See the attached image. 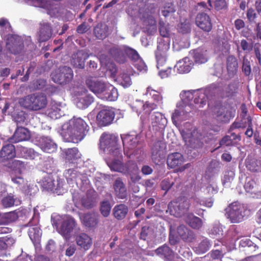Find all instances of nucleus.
I'll return each instance as SVG.
<instances>
[{
  "label": "nucleus",
  "mask_w": 261,
  "mask_h": 261,
  "mask_svg": "<svg viewBox=\"0 0 261 261\" xmlns=\"http://www.w3.org/2000/svg\"><path fill=\"white\" fill-rule=\"evenodd\" d=\"M88 129L83 119L73 117L62 125L60 133L66 141L77 143L83 139Z\"/></svg>",
  "instance_id": "obj_1"
},
{
  "label": "nucleus",
  "mask_w": 261,
  "mask_h": 261,
  "mask_svg": "<svg viewBox=\"0 0 261 261\" xmlns=\"http://www.w3.org/2000/svg\"><path fill=\"white\" fill-rule=\"evenodd\" d=\"M111 54L116 60L123 63L125 61L124 54H126L133 62L134 66L140 71H146L147 66L142 59L140 57L138 53L133 48L127 46L122 48L114 47L111 50Z\"/></svg>",
  "instance_id": "obj_2"
},
{
  "label": "nucleus",
  "mask_w": 261,
  "mask_h": 261,
  "mask_svg": "<svg viewBox=\"0 0 261 261\" xmlns=\"http://www.w3.org/2000/svg\"><path fill=\"white\" fill-rule=\"evenodd\" d=\"M52 223L56 226L57 231L66 239L69 236L76 226V222L73 218L69 215L57 216L52 217Z\"/></svg>",
  "instance_id": "obj_3"
},
{
  "label": "nucleus",
  "mask_w": 261,
  "mask_h": 261,
  "mask_svg": "<svg viewBox=\"0 0 261 261\" xmlns=\"http://www.w3.org/2000/svg\"><path fill=\"white\" fill-rule=\"evenodd\" d=\"M18 102L24 108L37 111L45 107L47 99L44 94H33L19 98Z\"/></svg>",
  "instance_id": "obj_4"
},
{
  "label": "nucleus",
  "mask_w": 261,
  "mask_h": 261,
  "mask_svg": "<svg viewBox=\"0 0 261 261\" xmlns=\"http://www.w3.org/2000/svg\"><path fill=\"white\" fill-rule=\"evenodd\" d=\"M118 138L117 136L109 134H103L100 139V148L102 150L107 156L113 155L119 156L120 149L117 144Z\"/></svg>",
  "instance_id": "obj_5"
},
{
  "label": "nucleus",
  "mask_w": 261,
  "mask_h": 261,
  "mask_svg": "<svg viewBox=\"0 0 261 261\" xmlns=\"http://www.w3.org/2000/svg\"><path fill=\"white\" fill-rule=\"evenodd\" d=\"M67 183L72 187H76V190L85 191L90 188L89 180L85 174L80 173L76 170L70 169L65 172Z\"/></svg>",
  "instance_id": "obj_6"
},
{
  "label": "nucleus",
  "mask_w": 261,
  "mask_h": 261,
  "mask_svg": "<svg viewBox=\"0 0 261 261\" xmlns=\"http://www.w3.org/2000/svg\"><path fill=\"white\" fill-rule=\"evenodd\" d=\"M124 147V153L129 158H133L141 152L138 147L139 138L137 135L124 134L121 135Z\"/></svg>",
  "instance_id": "obj_7"
},
{
  "label": "nucleus",
  "mask_w": 261,
  "mask_h": 261,
  "mask_svg": "<svg viewBox=\"0 0 261 261\" xmlns=\"http://www.w3.org/2000/svg\"><path fill=\"white\" fill-rule=\"evenodd\" d=\"M70 192L72 195V199L75 204H77L80 202L83 206L89 208L94 206L95 204V194L94 192L92 190H88V192L85 196H82L79 193V190L71 189Z\"/></svg>",
  "instance_id": "obj_8"
},
{
  "label": "nucleus",
  "mask_w": 261,
  "mask_h": 261,
  "mask_svg": "<svg viewBox=\"0 0 261 261\" xmlns=\"http://www.w3.org/2000/svg\"><path fill=\"white\" fill-rule=\"evenodd\" d=\"M54 82L59 84H66L73 78L72 69L68 67H60L54 71L51 74Z\"/></svg>",
  "instance_id": "obj_9"
},
{
  "label": "nucleus",
  "mask_w": 261,
  "mask_h": 261,
  "mask_svg": "<svg viewBox=\"0 0 261 261\" xmlns=\"http://www.w3.org/2000/svg\"><path fill=\"white\" fill-rule=\"evenodd\" d=\"M170 48V40L169 38H159L158 42L157 49L155 55L156 63L158 66L166 63L167 53Z\"/></svg>",
  "instance_id": "obj_10"
},
{
  "label": "nucleus",
  "mask_w": 261,
  "mask_h": 261,
  "mask_svg": "<svg viewBox=\"0 0 261 261\" xmlns=\"http://www.w3.org/2000/svg\"><path fill=\"white\" fill-rule=\"evenodd\" d=\"M245 209L244 206L237 202L232 203L227 211V218L233 223L242 222L244 217Z\"/></svg>",
  "instance_id": "obj_11"
},
{
  "label": "nucleus",
  "mask_w": 261,
  "mask_h": 261,
  "mask_svg": "<svg viewBox=\"0 0 261 261\" xmlns=\"http://www.w3.org/2000/svg\"><path fill=\"white\" fill-rule=\"evenodd\" d=\"M189 206L190 204L188 200L181 199L178 201L170 202L167 212H169L171 215L179 217L188 210Z\"/></svg>",
  "instance_id": "obj_12"
},
{
  "label": "nucleus",
  "mask_w": 261,
  "mask_h": 261,
  "mask_svg": "<svg viewBox=\"0 0 261 261\" xmlns=\"http://www.w3.org/2000/svg\"><path fill=\"white\" fill-rule=\"evenodd\" d=\"M192 109V107L190 105L178 102L177 104L176 109L172 115V120L173 123L177 125L178 122L186 120Z\"/></svg>",
  "instance_id": "obj_13"
},
{
  "label": "nucleus",
  "mask_w": 261,
  "mask_h": 261,
  "mask_svg": "<svg viewBox=\"0 0 261 261\" xmlns=\"http://www.w3.org/2000/svg\"><path fill=\"white\" fill-rule=\"evenodd\" d=\"M115 117L113 109L108 107H105L97 114L96 122L98 126H105L110 124Z\"/></svg>",
  "instance_id": "obj_14"
},
{
  "label": "nucleus",
  "mask_w": 261,
  "mask_h": 261,
  "mask_svg": "<svg viewBox=\"0 0 261 261\" xmlns=\"http://www.w3.org/2000/svg\"><path fill=\"white\" fill-rule=\"evenodd\" d=\"M23 47V41L21 37L17 35H8L6 48L10 53L18 54L22 50Z\"/></svg>",
  "instance_id": "obj_15"
},
{
  "label": "nucleus",
  "mask_w": 261,
  "mask_h": 261,
  "mask_svg": "<svg viewBox=\"0 0 261 261\" xmlns=\"http://www.w3.org/2000/svg\"><path fill=\"white\" fill-rule=\"evenodd\" d=\"M86 84L89 89L100 97L109 84H107L96 77H88Z\"/></svg>",
  "instance_id": "obj_16"
},
{
  "label": "nucleus",
  "mask_w": 261,
  "mask_h": 261,
  "mask_svg": "<svg viewBox=\"0 0 261 261\" xmlns=\"http://www.w3.org/2000/svg\"><path fill=\"white\" fill-rule=\"evenodd\" d=\"M185 160L182 155L178 152H175L169 154L167 160V164L169 167L174 168L179 167V171H183L185 169L189 167L190 165L187 164L181 166L184 163Z\"/></svg>",
  "instance_id": "obj_17"
},
{
  "label": "nucleus",
  "mask_w": 261,
  "mask_h": 261,
  "mask_svg": "<svg viewBox=\"0 0 261 261\" xmlns=\"http://www.w3.org/2000/svg\"><path fill=\"white\" fill-rule=\"evenodd\" d=\"M132 108L134 111H136L138 115L141 113L147 115L150 114L151 111L156 108V105L153 103L146 102L144 103L141 100H137Z\"/></svg>",
  "instance_id": "obj_18"
},
{
  "label": "nucleus",
  "mask_w": 261,
  "mask_h": 261,
  "mask_svg": "<svg viewBox=\"0 0 261 261\" xmlns=\"http://www.w3.org/2000/svg\"><path fill=\"white\" fill-rule=\"evenodd\" d=\"M159 11L156 9L151 7L150 10L146 11L144 16V24L150 26L151 32H154L156 30V18L158 16Z\"/></svg>",
  "instance_id": "obj_19"
},
{
  "label": "nucleus",
  "mask_w": 261,
  "mask_h": 261,
  "mask_svg": "<svg viewBox=\"0 0 261 261\" xmlns=\"http://www.w3.org/2000/svg\"><path fill=\"white\" fill-rule=\"evenodd\" d=\"M87 91L84 89L83 91H76L75 103L76 106L81 109L87 108L93 101V97L86 94Z\"/></svg>",
  "instance_id": "obj_20"
},
{
  "label": "nucleus",
  "mask_w": 261,
  "mask_h": 261,
  "mask_svg": "<svg viewBox=\"0 0 261 261\" xmlns=\"http://www.w3.org/2000/svg\"><path fill=\"white\" fill-rule=\"evenodd\" d=\"M121 156V152L118 157L113 155L106 156L107 164L111 170L121 173L124 166L120 160Z\"/></svg>",
  "instance_id": "obj_21"
},
{
  "label": "nucleus",
  "mask_w": 261,
  "mask_h": 261,
  "mask_svg": "<svg viewBox=\"0 0 261 261\" xmlns=\"http://www.w3.org/2000/svg\"><path fill=\"white\" fill-rule=\"evenodd\" d=\"M150 117L152 126L156 130L163 129L165 127L167 120L162 113L154 112Z\"/></svg>",
  "instance_id": "obj_22"
},
{
  "label": "nucleus",
  "mask_w": 261,
  "mask_h": 261,
  "mask_svg": "<svg viewBox=\"0 0 261 261\" xmlns=\"http://www.w3.org/2000/svg\"><path fill=\"white\" fill-rule=\"evenodd\" d=\"M82 223L88 227H95L98 223V215L95 213L80 214Z\"/></svg>",
  "instance_id": "obj_23"
},
{
  "label": "nucleus",
  "mask_w": 261,
  "mask_h": 261,
  "mask_svg": "<svg viewBox=\"0 0 261 261\" xmlns=\"http://www.w3.org/2000/svg\"><path fill=\"white\" fill-rule=\"evenodd\" d=\"M164 144L161 142H156L152 148V160L155 164H159L164 158Z\"/></svg>",
  "instance_id": "obj_24"
},
{
  "label": "nucleus",
  "mask_w": 261,
  "mask_h": 261,
  "mask_svg": "<svg viewBox=\"0 0 261 261\" xmlns=\"http://www.w3.org/2000/svg\"><path fill=\"white\" fill-rule=\"evenodd\" d=\"M113 189L115 195L119 199H125L127 195L125 185L120 178L115 179L113 184Z\"/></svg>",
  "instance_id": "obj_25"
},
{
  "label": "nucleus",
  "mask_w": 261,
  "mask_h": 261,
  "mask_svg": "<svg viewBox=\"0 0 261 261\" xmlns=\"http://www.w3.org/2000/svg\"><path fill=\"white\" fill-rule=\"evenodd\" d=\"M214 113L218 120L223 122L228 121L232 115L229 108L223 106L216 107Z\"/></svg>",
  "instance_id": "obj_26"
},
{
  "label": "nucleus",
  "mask_w": 261,
  "mask_h": 261,
  "mask_svg": "<svg viewBox=\"0 0 261 261\" xmlns=\"http://www.w3.org/2000/svg\"><path fill=\"white\" fill-rule=\"evenodd\" d=\"M193 66L192 60L186 57L181 60H179L174 66V69L180 74L189 72Z\"/></svg>",
  "instance_id": "obj_27"
},
{
  "label": "nucleus",
  "mask_w": 261,
  "mask_h": 261,
  "mask_svg": "<svg viewBox=\"0 0 261 261\" xmlns=\"http://www.w3.org/2000/svg\"><path fill=\"white\" fill-rule=\"evenodd\" d=\"M196 23L198 27L204 31L209 32L212 29L210 17L205 13H200L197 16Z\"/></svg>",
  "instance_id": "obj_28"
},
{
  "label": "nucleus",
  "mask_w": 261,
  "mask_h": 261,
  "mask_svg": "<svg viewBox=\"0 0 261 261\" xmlns=\"http://www.w3.org/2000/svg\"><path fill=\"white\" fill-rule=\"evenodd\" d=\"M39 146L44 152L52 153L57 149V144L49 138L43 137L39 141Z\"/></svg>",
  "instance_id": "obj_29"
},
{
  "label": "nucleus",
  "mask_w": 261,
  "mask_h": 261,
  "mask_svg": "<svg viewBox=\"0 0 261 261\" xmlns=\"http://www.w3.org/2000/svg\"><path fill=\"white\" fill-rule=\"evenodd\" d=\"M89 56L87 52L83 50L79 51L73 55L72 63L76 67L83 68L85 66V62Z\"/></svg>",
  "instance_id": "obj_30"
},
{
  "label": "nucleus",
  "mask_w": 261,
  "mask_h": 261,
  "mask_svg": "<svg viewBox=\"0 0 261 261\" xmlns=\"http://www.w3.org/2000/svg\"><path fill=\"white\" fill-rule=\"evenodd\" d=\"M118 96L117 90L112 85L109 84L100 98L109 101L116 100Z\"/></svg>",
  "instance_id": "obj_31"
},
{
  "label": "nucleus",
  "mask_w": 261,
  "mask_h": 261,
  "mask_svg": "<svg viewBox=\"0 0 261 261\" xmlns=\"http://www.w3.org/2000/svg\"><path fill=\"white\" fill-rule=\"evenodd\" d=\"M77 245L85 250H88L92 245V239L87 234L83 233L77 235L75 239Z\"/></svg>",
  "instance_id": "obj_32"
},
{
  "label": "nucleus",
  "mask_w": 261,
  "mask_h": 261,
  "mask_svg": "<svg viewBox=\"0 0 261 261\" xmlns=\"http://www.w3.org/2000/svg\"><path fill=\"white\" fill-rule=\"evenodd\" d=\"M177 234L185 241L191 242L195 239L193 232L184 225H181L177 227Z\"/></svg>",
  "instance_id": "obj_33"
},
{
  "label": "nucleus",
  "mask_w": 261,
  "mask_h": 261,
  "mask_svg": "<svg viewBox=\"0 0 261 261\" xmlns=\"http://www.w3.org/2000/svg\"><path fill=\"white\" fill-rule=\"evenodd\" d=\"M184 220L190 227L194 229H199L202 225V220L192 214H186Z\"/></svg>",
  "instance_id": "obj_34"
},
{
  "label": "nucleus",
  "mask_w": 261,
  "mask_h": 261,
  "mask_svg": "<svg viewBox=\"0 0 261 261\" xmlns=\"http://www.w3.org/2000/svg\"><path fill=\"white\" fill-rule=\"evenodd\" d=\"M38 40L40 42L46 41L51 36V30L48 23L41 24L38 33Z\"/></svg>",
  "instance_id": "obj_35"
},
{
  "label": "nucleus",
  "mask_w": 261,
  "mask_h": 261,
  "mask_svg": "<svg viewBox=\"0 0 261 261\" xmlns=\"http://www.w3.org/2000/svg\"><path fill=\"white\" fill-rule=\"evenodd\" d=\"M15 155V146L12 144L3 146L0 151V157L5 160L13 159Z\"/></svg>",
  "instance_id": "obj_36"
},
{
  "label": "nucleus",
  "mask_w": 261,
  "mask_h": 261,
  "mask_svg": "<svg viewBox=\"0 0 261 261\" xmlns=\"http://www.w3.org/2000/svg\"><path fill=\"white\" fill-rule=\"evenodd\" d=\"M30 138V133L24 127H18L13 136L15 142H18L28 140Z\"/></svg>",
  "instance_id": "obj_37"
},
{
  "label": "nucleus",
  "mask_w": 261,
  "mask_h": 261,
  "mask_svg": "<svg viewBox=\"0 0 261 261\" xmlns=\"http://www.w3.org/2000/svg\"><path fill=\"white\" fill-rule=\"evenodd\" d=\"M128 207L124 204H120L116 205L113 210V215L118 220L124 219L128 213Z\"/></svg>",
  "instance_id": "obj_38"
},
{
  "label": "nucleus",
  "mask_w": 261,
  "mask_h": 261,
  "mask_svg": "<svg viewBox=\"0 0 261 261\" xmlns=\"http://www.w3.org/2000/svg\"><path fill=\"white\" fill-rule=\"evenodd\" d=\"M47 114L50 118L56 119L64 115V112L61 110V105L55 103L47 110Z\"/></svg>",
  "instance_id": "obj_39"
},
{
  "label": "nucleus",
  "mask_w": 261,
  "mask_h": 261,
  "mask_svg": "<svg viewBox=\"0 0 261 261\" xmlns=\"http://www.w3.org/2000/svg\"><path fill=\"white\" fill-rule=\"evenodd\" d=\"M156 254L165 259L171 260L174 258L173 251L167 246L164 245L155 250Z\"/></svg>",
  "instance_id": "obj_40"
},
{
  "label": "nucleus",
  "mask_w": 261,
  "mask_h": 261,
  "mask_svg": "<svg viewBox=\"0 0 261 261\" xmlns=\"http://www.w3.org/2000/svg\"><path fill=\"white\" fill-rule=\"evenodd\" d=\"M194 102L196 104H200V107H203L206 104L207 96L205 91L204 90H194Z\"/></svg>",
  "instance_id": "obj_41"
},
{
  "label": "nucleus",
  "mask_w": 261,
  "mask_h": 261,
  "mask_svg": "<svg viewBox=\"0 0 261 261\" xmlns=\"http://www.w3.org/2000/svg\"><path fill=\"white\" fill-rule=\"evenodd\" d=\"M33 4L36 7L46 8L48 10V13L52 16H57L58 10L56 7L52 9L49 8L48 3L45 0H32Z\"/></svg>",
  "instance_id": "obj_42"
},
{
  "label": "nucleus",
  "mask_w": 261,
  "mask_h": 261,
  "mask_svg": "<svg viewBox=\"0 0 261 261\" xmlns=\"http://www.w3.org/2000/svg\"><path fill=\"white\" fill-rule=\"evenodd\" d=\"M238 63L236 58L229 56L227 59V69L229 76H232L237 72Z\"/></svg>",
  "instance_id": "obj_43"
},
{
  "label": "nucleus",
  "mask_w": 261,
  "mask_h": 261,
  "mask_svg": "<svg viewBox=\"0 0 261 261\" xmlns=\"http://www.w3.org/2000/svg\"><path fill=\"white\" fill-rule=\"evenodd\" d=\"M187 125L189 127V128L182 129L181 130L180 133L183 139L186 142H190L192 141V138L196 133V130L195 129H192L193 127L190 123H187Z\"/></svg>",
  "instance_id": "obj_44"
},
{
  "label": "nucleus",
  "mask_w": 261,
  "mask_h": 261,
  "mask_svg": "<svg viewBox=\"0 0 261 261\" xmlns=\"http://www.w3.org/2000/svg\"><path fill=\"white\" fill-rule=\"evenodd\" d=\"M41 185L44 189L47 190H54V189L57 190L60 188L59 186H58L55 188V180L53 177L49 175H47L44 177L41 181Z\"/></svg>",
  "instance_id": "obj_45"
},
{
  "label": "nucleus",
  "mask_w": 261,
  "mask_h": 261,
  "mask_svg": "<svg viewBox=\"0 0 261 261\" xmlns=\"http://www.w3.org/2000/svg\"><path fill=\"white\" fill-rule=\"evenodd\" d=\"M194 90L185 91L181 92L180 96L181 101L180 103L184 105H189L192 107L191 101L194 97Z\"/></svg>",
  "instance_id": "obj_46"
},
{
  "label": "nucleus",
  "mask_w": 261,
  "mask_h": 261,
  "mask_svg": "<svg viewBox=\"0 0 261 261\" xmlns=\"http://www.w3.org/2000/svg\"><path fill=\"white\" fill-rule=\"evenodd\" d=\"M130 71H124L118 77V81L120 84L124 88L128 87L132 85V82L130 77Z\"/></svg>",
  "instance_id": "obj_47"
},
{
  "label": "nucleus",
  "mask_w": 261,
  "mask_h": 261,
  "mask_svg": "<svg viewBox=\"0 0 261 261\" xmlns=\"http://www.w3.org/2000/svg\"><path fill=\"white\" fill-rule=\"evenodd\" d=\"M63 152L66 155V159L69 161L80 158L81 154L76 148L64 149Z\"/></svg>",
  "instance_id": "obj_48"
},
{
  "label": "nucleus",
  "mask_w": 261,
  "mask_h": 261,
  "mask_svg": "<svg viewBox=\"0 0 261 261\" xmlns=\"http://www.w3.org/2000/svg\"><path fill=\"white\" fill-rule=\"evenodd\" d=\"M138 169L137 164L135 162L130 161L124 164L121 173L125 175H129L132 172H136V171L138 170Z\"/></svg>",
  "instance_id": "obj_49"
},
{
  "label": "nucleus",
  "mask_w": 261,
  "mask_h": 261,
  "mask_svg": "<svg viewBox=\"0 0 261 261\" xmlns=\"http://www.w3.org/2000/svg\"><path fill=\"white\" fill-rule=\"evenodd\" d=\"M29 225L30 227L28 230V234L32 240H36L39 239L41 234V232L39 226L36 225L35 226H32L31 222H30Z\"/></svg>",
  "instance_id": "obj_50"
},
{
  "label": "nucleus",
  "mask_w": 261,
  "mask_h": 261,
  "mask_svg": "<svg viewBox=\"0 0 261 261\" xmlns=\"http://www.w3.org/2000/svg\"><path fill=\"white\" fill-rule=\"evenodd\" d=\"M108 28L106 25H97L94 29V34L95 36L99 39L105 38L107 35Z\"/></svg>",
  "instance_id": "obj_51"
},
{
  "label": "nucleus",
  "mask_w": 261,
  "mask_h": 261,
  "mask_svg": "<svg viewBox=\"0 0 261 261\" xmlns=\"http://www.w3.org/2000/svg\"><path fill=\"white\" fill-rule=\"evenodd\" d=\"M111 210V205L108 200H103L100 202V212L103 217H108L110 215Z\"/></svg>",
  "instance_id": "obj_52"
},
{
  "label": "nucleus",
  "mask_w": 261,
  "mask_h": 261,
  "mask_svg": "<svg viewBox=\"0 0 261 261\" xmlns=\"http://www.w3.org/2000/svg\"><path fill=\"white\" fill-rule=\"evenodd\" d=\"M211 246V244L209 241L206 239H204L198 246L195 248V251L199 254L205 253L210 249Z\"/></svg>",
  "instance_id": "obj_53"
},
{
  "label": "nucleus",
  "mask_w": 261,
  "mask_h": 261,
  "mask_svg": "<svg viewBox=\"0 0 261 261\" xmlns=\"http://www.w3.org/2000/svg\"><path fill=\"white\" fill-rule=\"evenodd\" d=\"M165 65L166 63H162V65L158 66V64L156 63V67L159 70V75L162 79L167 77L171 74V68L165 66Z\"/></svg>",
  "instance_id": "obj_54"
},
{
  "label": "nucleus",
  "mask_w": 261,
  "mask_h": 261,
  "mask_svg": "<svg viewBox=\"0 0 261 261\" xmlns=\"http://www.w3.org/2000/svg\"><path fill=\"white\" fill-rule=\"evenodd\" d=\"M23 192L27 195H34L38 191L37 186L33 184H27L26 186L22 188Z\"/></svg>",
  "instance_id": "obj_55"
},
{
  "label": "nucleus",
  "mask_w": 261,
  "mask_h": 261,
  "mask_svg": "<svg viewBox=\"0 0 261 261\" xmlns=\"http://www.w3.org/2000/svg\"><path fill=\"white\" fill-rule=\"evenodd\" d=\"M195 62L198 64L204 63L207 61L206 51L197 50L194 54Z\"/></svg>",
  "instance_id": "obj_56"
},
{
  "label": "nucleus",
  "mask_w": 261,
  "mask_h": 261,
  "mask_svg": "<svg viewBox=\"0 0 261 261\" xmlns=\"http://www.w3.org/2000/svg\"><path fill=\"white\" fill-rule=\"evenodd\" d=\"M14 240L8 236L0 238V250L6 249L8 246L14 244Z\"/></svg>",
  "instance_id": "obj_57"
},
{
  "label": "nucleus",
  "mask_w": 261,
  "mask_h": 261,
  "mask_svg": "<svg viewBox=\"0 0 261 261\" xmlns=\"http://www.w3.org/2000/svg\"><path fill=\"white\" fill-rule=\"evenodd\" d=\"M15 202L14 197L11 194L8 195L4 197L2 200V203L5 207H9L12 206Z\"/></svg>",
  "instance_id": "obj_58"
},
{
  "label": "nucleus",
  "mask_w": 261,
  "mask_h": 261,
  "mask_svg": "<svg viewBox=\"0 0 261 261\" xmlns=\"http://www.w3.org/2000/svg\"><path fill=\"white\" fill-rule=\"evenodd\" d=\"M178 31L182 34H187L190 32V24L189 21H185L181 22L178 27Z\"/></svg>",
  "instance_id": "obj_59"
},
{
  "label": "nucleus",
  "mask_w": 261,
  "mask_h": 261,
  "mask_svg": "<svg viewBox=\"0 0 261 261\" xmlns=\"http://www.w3.org/2000/svg\"><path fill=\"white\" fill-rule=\"evenodd\" d=\"M256 185L255 181L250 177H247L244 185V188L247 192H251Z\"/></svg>",
  "instance_id": "obj_60"
},
{
  "label": "nucleus",
  "mask_w": 261,
  "mask_h": 261,
  "mask_svg": "<svg viewBox=\"0 0 261 261\" xmlns=\"http://www.w3.org/2000/svg\"><path fill=\"white\" fill-rule=\"evenodd\" d=\"M23 151L26 154L24 155L25 158L34 159L35 157L38 155V153L31 148H23Z\"/></svg>",
  "instance_id": "obj_61"
},
{
  "label": "nucleus",
  "mask_w": 261,
  "mask_h": 261,
  "mask_svg": "<svg viewBox=\"0 0 261 261\" xmlns=\"http://www.w3.org/2000/svg\"><path fill=\"white\" fill-rule=\"evenodd\" d=\"M174 182L171 181L169 178H166L162 181L161 186L162 189L165 191L166 193L171 188Z\"/></svg>",
  "instance_id": "obj_62"
},
{
  "label": "nucleus",
  "mask_w": 261,
  "mask_h": 261,
  "mask_svg": "<svg viewBox=\"0 0 261 261\" xmlns=\"http://www.w3.org/2000/svg\"><path fill=\"white\" fill-rule=\"evenodd\" d=\"M175 11V9L173 6V5L171 3L167 4L164 7V9L162 10L163 15L166 17L170 13H173Z\"/></svg>",
  "instance_id": "obj_63"
},
{
  "label": "nucleus",
  "mask_w": 261,
  "mask_h": 261,
  "mask_svg": "<svg viewBox=\"0 0 261 261\" xmlns=\"http://www.w3.org/2000/svg\"><path fill=\"white\" fill-rule=\"evenodd\" d=\"M12 166L19 173H20L25 168L24 163L19 160L14 161L12 163Z\"/></svg>",
  "instance_id": "obj_64"
}]
</instances>
